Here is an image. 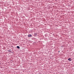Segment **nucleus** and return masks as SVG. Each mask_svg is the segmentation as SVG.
<instances>
[{
    "label": "nucleus",
    "mask_w": 74,
    "mask_h": 74,
    "mask_svg": "<svg viewBox=\"0 0 74 74\" xmlns=\"http://www.w3.org/2000/svg\"><path fill=\"white\" fill-rule=\"evenodd\" d=\"M32 36L31 34H29L28 35V36L29 37H31Z\"/></svg>",
    "instance_id": "obj_1"
},
{
    "label": "nucleus",
    "mask_w": 74,
    "mask_h": 74,
    "mask_svg": "<svg viewBox=\"0 0 74 74\" xmlns=\"http://www.w3.org/2000/svg\"><path fill=\"white\" fill-rule=\"evenodd\" d=\"M68 60H69V61H71V58H69L68 59Z\"/></svg>",
    "instance_id": "obj_2"
},
{
    "label": "nucleus",
    "mask_w": 74,
    "mask_h": 74,
    "mask_svg": "<svg viewBox=\"0 0 74 74\" xmlns=\"http://www.w3.org/2000/svg\"><path fill=\"white\" fill-rule=\"evenodd\" d=\"M17 48L18 49H19V48H20V47H19V46H17Z\"/></svg>",
    "instance_id": "obj_3"
},
{
    "label": "nucleus",
    "mask_w": 74,
    "mask_h": 74,
    "mask_svg": "<svg viewBox=\"0 0 74 74\" xmlns=\"http://www.w3.org/2000/svg\"><path fill=\"white\" fill-rule=\"evenodd\" d=\"M59 52H60V51H59Z\"/></svg>",
    "instance_id": "obj_4"
}]
</instances>
